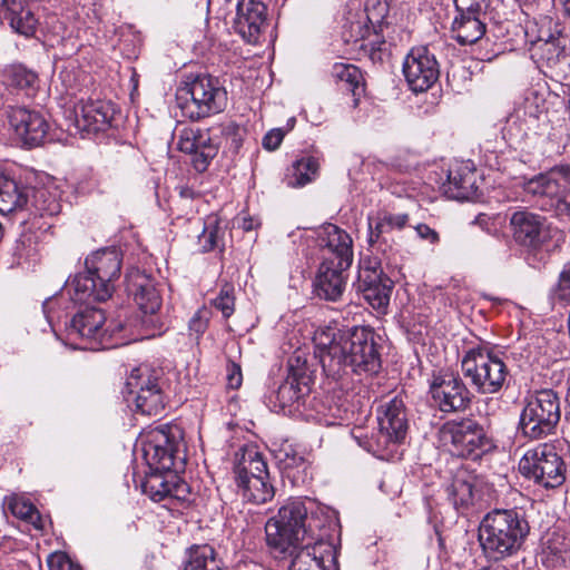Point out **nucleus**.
Instances as JSON below:
<instances>
[{
	"label": "nucleus",
	"mask_w": 570,
	"mask_h": 570,
	"mask_svg": "<svg viewBox=\"0 0 570 570\" xmlns=\"http://www.w3.org/2000/svg\"><path fill=\"white\" fill-rule=\"evenodd\" d=\"M557 292L560 298L570 301V262L560 273Z\"/></svg>",
	"instance_id": "13d9d810"
},
{
	"label": "nucleus",
	"mask_w": 570,
	"mask_h": 570,
	"mask_svg": "<svg viewBox=\"0 0 570 570\" xmlns=\"http://www.w3.org/2000/svg\"><path fill=\"white\" fill-rule=\"evenodd\" d=\"M324 259L331 258L342 267L353 263V239L348 233L334 224H326L318 234Z\"/></svg>",
	"instance_id": "a878e982"
},
{
	"label": "nucleus",
	"mask_w": 570,
	"mask_h": 570,
	"mask_svg": "<svg viewBox=\"0 0 570 570\" xmlns=\"http://www.w3.org/2000/svg\"><path fill=\"white\" fill-rule=\"evenodd\" d=\"M430 394L434 405L443 413L465 411L473 397L460 375L449 371L433 373Z\"/></svg>",
	"instance_id": "dca6fc26"
},
{
	"label": "nucleus",
	"mask_w": 570,
	"mask_h": 570,
	"mask_svg": "<svg viewBox=\"0 0 570 570\" xmlns=\"http://www.w3.org/2000/svg\"><path fill=\"white\" fill-rule=\"evenodd\" d=\"M379 429L371 436L352 433L358 445L381 460H393L404 443L409 423L402 400L393 397L377 409Z\"/></svg>",
	"instance_id": "423d86ee"
},
{
	"label": "nucleus",
	"mask_w": 570,
	"mask_h": 570,
	"mask_svg": "<svg viewBox=\"0 0 570 570\" xmlns=\"http://www.w3.org/2000/svg\"><path fill=\"white\" fill-rule=\"evenodd\" d=\"M142 458L150 471H184L186 444L177 425H163L149 431L141 442Z\"/></svg>",
	"instance_id": "6e6552de"
},
{
	"label": "nucleus",
	"mask_w": 570,
	"mask_h": 570,
	"mask_svg": "<svg viewBox=\"0 0 570 570\" xmlns=\"http://www.w3.org/2000/svg\"><path fill=\"white\" fill-rule=\"evenodd\" d=\"M30 196L32 197L31 206L38 212L41 216L43 215H56L59 213V204L57 200L51 197L47 189L39 188L33 189L30 188Z\"/></svg>",
	"instance_id": "49530a36"
},
{
	"label": "nucleus",
	"mask_w": 570,
	"mask_h": 570,
	"mask_svg": "<svg viewBox=\"0 0 570 570\" xmlns=\"http://www.w3.org/2000/svg\"><path fill=\"white\" fill-rule=\"evenodd\" d=\"M379 220V229L386 230V233L393 229H403L407 222V214H392V213H383L377 217Z\"/></svg>",
	"instance_id": "3c124183"
},
{
	"label": "nucleus",
	"mask_w": 570,
	"mask_h": 570,
	"mask_svg": "<svg viewBox=\"0 0 570 570\" xmlns=\"http://www.w3.org/2000/svg\"><path fill=\"white\" fill-rule=\"evenodd\" d=\"M191 502L190 487L174 472L173 484L167 502L164 504L169 509L186 508Z\"/></svg>",
	"instance_id": "c03bdc74"
},
{
	"label": "nucleus",
	"mask_w": 570,
	"mask_h": 570,
	"mask_svg": "<svg viewBox=\"0 0 570 570\" xmlns=\"http://www.w3.org/2000/svg\"><path fill=\"white\" fill-rule=\"evenodd\" d=\"M566 401L568 403V410L566 412V419L570 420V385H569V389H568V392H567Z\"/></svg>",
	"instance_id": "338daca9"
},
{
	"label": "nucleus",
	"mask_w": 570,
	"mask_h": 570,
	"mask_svg": "<svg viewBox=\"0 0 570 570\" xmlns=\"http://www.w3.org/2000/svg\"><path fill=\"white\" fill-rule=\"evenodd\" d=\"M289 373L285 381L276 389L269 390L264 402L273 412L294 414L301 412L305 399L311 392L312 375L306 361L301 362V356L289 358Z\"/></svg>",
	"instance_id": "9b49d317"
},
{
	"label": "nucleus",
	"mask_w": 570,
	"mask_h": 570,
	"mask_svg": "<svg viewBox=\"0 0 570 570\" xmlns=\"http://www.w3.org/2000/svg\"><path fill=\"white\" fill-rule=\"evenodd\" d=\"M174 472H146L141 489L155 502H167L173 484Z\"/></svg>",
	"instance_id": "4c0bfd02"
},
{
	"label": "nucleus",
	"mask_w": 570,
	"mask_h": 570,
	"mask_svg": "<svg viewBox=\"0 0 570 570\" xmlns=\"http://www.w3.org/2000/svg\"><path fill=\"white\" fill-rule=\"evenodd\" d=\"M208 314L209 313L206 308H200L194 314L188 323L190 333L195 334L197 340L206 332L208 327Z\"/></svg>",
	"instance_id": "864d4df0"
},
{
	"label": "nucleus",
	"mask_w": 570,
	"mask_h": 570,
	"mask_svg": "<svg viewBox=\"0 0 570 570\" xmlns=\"http://www.w3.org/2000/svg\"><path fill=\"white\" fill-rule=\"evenodd\" d=\"M245 501L254 504H263L271 501L275 495V489L271 483L269 473L252 480L242 481L237 484Z\"/></svg>",
	"instance_id": "f704fd0d"
},
{
	"label": "nucleus",
	"mask_w": 570,
	"mask_h": 570,
	"mask_svg": "<svg viewBox=\"0 0 570 570\" xmlns=\"http://www.w3.org/2000/svg\"><path fill=\"white\" fill-rule=\"evenodd\" d=\"M67 338L82 350H107L127 344V324L118 315L108 320L101 308H80L66 327Z\"/></svg>",
	"instance_id": "39448f33"
},
{
	"label": "nucleus",
	"mask_w": 570,
	"mask_h": 570,
	"mask_svg": "<svg viewBox=\"0 0 570 570\" xmlns=\"http://www.w3.org/2000/svg\"><path fill=\"white\" fill-rule=\"evenodd\" d=\"M318 357L326 377L341 381L354 373L375 374L381 368V353L375 332L366 326H354L347 332L325 335Z\"/></svg>",
	"instance_id": "f257e3e1"
},
{
	"label": "nucleus",
	"mask_w": 570,
	"mask_h": 570,
	"mask_svg": "<svg viewBox=\"0 0 570 570\" xmlns=\"http://www.w3.org/2000/svg\"><path fill=\"white\" fill-rule=\"evenodd\" d=\"M236 483L240 484L242 481L252 480L254 478L263 476L264 473H269L267 469V463L264 460L263 455L250 449L246 450L240 460L238 461L236 468Z\"/></svg>",
	"instance_id": "ea45409f"
},
{
	"label": "nucleus",
	"mask_w": 570,
	"mask_h": 570,
	"mask_svg": "<svg viewBox=\"0 0 570 570\" xmlns=\"http://www.w3.org/2000/svg\"><path fill=\"white\" fill-rule=\"evenodd\" d=\"M6 19H9L10 26L20 35L26 37L32 36L37 28V19L35 14L22 6L20 1L8 7Z\"/></svg>",
	"instance_id": "a19ab883"
},
{
	"label": "nucleus",
	"mask_w": 570,
	"mask_h": 570,
	"mask_svg": "<svg viewBox=\"0 0 570 570\" xmlns=\"http://www.w3.org/2000/svg\"><path fill=\"white\" fill-rule=\"evenodd\" d=\"M116 107L101 99L81 100L75 109L76 127L87 135L104 132L114 126Z\"/></svg>",
	"instance_id": "b1692460"
},
{
	"label": "nucleus",
	"mask_w": 570,
	"mask_h": 570,
	"mask_svg": "<svg viewBox=\"0 0 570 570\" xmlns=\"http://www.w3.org/2000/svg\"><path fill=\"white\" fill-rule=\"evenodd\" d=\"M568 38L560 31L550 33L548 38L540 37L534 45L539 59L549 68H557L563 63L569 55L567 52Z\"/></svg>",
	"instance_id": "473e14b6"
},
{
	"label": "nucleus",
	"mask_w": 570,
	"mask_h": 570,
	"mask_svg": "<svg viewBox=\"0 0 570 570\" xmlns=\"http://www.w3.org/2000/svg\"><path fill=\"white\" fill-rule=\"evenodd\" d=\"M163 374L160 368H153L146 364L132 368L126 381L127 395L161 385Z\"/></svg>",
	"instance_id": "58836bf2"
},
{
	"label": "nucleus",
	"mask_w": 570,
	"mask_h": 570,
	"mask_svg": "<svg viewBox=\"0 0 570 570\" xmlns=\"http://www.w3.org/2000/svg\"><path fill=\"white\" fill-rule=\"evenodd\" d=\"M242 226H243V228H244L245 230H250V229L253 228L252 219H246V218H245V219L243 220V225H242Z\"/></svg>",
	"instance_id": "774afa93"
},
{
	"label": "nucleus",
	"mask_w": 570,
	"mask_h": 570,
	"mask_svg": "<svg viewBox=\"0 0 570 570\" xmlns=\"http://www.w3.org/2000/svg\"><path fill=\"white\" fill-rule=\"evenodd\" d=\"M278 464L284 478L295 487L304 484L312 478L311 466L305 456L292 448L279 452Z\"/></svg>",
	"instance_id": "7c9ffc66"
},
{
	"label": "nucleus",
	"mask_w": 570,
	"mask_h": 570,
	"mask_svg": "<svg viewBox=\"0 0 570 570\" xmlns=\"http://www.w3.org/2000/svg\"><path fill=\"white\" fill-rule=\"evenodd\" d=\"M8 118L17 139L23 147L35 148L45 142L49 124L40 111L26 107H11Z\"/></svg>",
	"instance_id": "4be33fe9"
},
{
	"label": "nucleus",
	"mask_w": 570,
	"mask_h": 570,
	"mask_svg": "<svg viewBox=\"0 0 570 570\" xmlns=\"http://www.w3.org/2000/svg\"><path fill=\"white\" fill-rule=\"evenodd\" d=\"M0 570H36L24 561L14 557H6L0 560Z\"/></svg>",
	"instance_id": "bf43d9fd"
},
{
	"label": "nucleus",
	"mask_w": 570,
	"mask_h": 570,
	"mask_svg": "<svg viewBox=\"0 0 570 570\" xmlns=\"http://www.w3.org/2000/svg\"><path fill=\"white\" fill-rule=\"evenodd\" d=\"M86 271L67 282L66 288L75 303L105 302L111 297L114 282L120 276L121 255L115 248L100 249L85 261Z\"/></svg>",
	"instance_id": "20e7f679"
},
{
	"label": "nucleus",
	"mask_w": 570,
	"mask_h": 570,
	"mask_svg": "<svg viewBox=\"0 0 570 570\" xmlns=\"http://www.w3.org/2000/svg\"><path fill=\"white\" fill-rule=\"evenodd\" d=\"M463 376L482 395L499 394L509 386L510 372L503 358L488 347H473L461 360Z\"/></svg>",
	"instance_id": "0eeeda50"
},
{
	"label": "nucleus",
	"mask_w": 570,
	"mask_h": 570,
	"mask_svg": "<svg viewBox=\"0 0 570 570\" xmlns=\"http://www.w3.org/2000/svg\"><path fill=\"white\" fill-rule=\"evenodd\" d=\"M332 76L346 85V89L356 95V90L361 89V72L353 65L335 63L332 68Z\"/></svg>",
	"instance_id": "a18cd8bd"
},
{
	"label": "nucleus",
	"mask_w": 570,
	"mask_h": 570,
	"mask_svg": "<svg viewBox=\"0 0 570 570\" xmlns=\"http://www.w3.org/2000/svg\"><path fill=\"white\" fill-rule=\"evenodd\" d=\"M127 289L144 314L142 325L160 332L163 324L157 312L161 307L163 299L154 279L137 269L127 275Z\"/></svg>",
	"instance_id": "6ab92c4d"
},
{
	"label": "nucleus",
	"mask_w": 570,
	"mask_h": 570,
	"mask_svg": "<svg viewBox=\"0 0 570 570\" xmlns=\"http://www.w3.org/2000/svg\"><path fill=\"white\" fill-rule=\"evenodd\" d=\"M530 532L523 512L517 509H493L479 525V542L489 561H502L517 554Z\"/></svg>",
	"instance_id": "7ed1b4c3"
},
{
	"label": "nucleus",
	"mask_w": 570,
	"mask_h": 570,
	"mask_svg": "<svg viewBox=\"0 0 570 570\" xmlns=\"http://www.w3.org/2000/svg\"><path fill=\"white\" fill-rule=\"evenodd\" d=\"M14 2H17L16 0H0V7L6 9V11L8 10V7H11Z\"/></svg>",
	"instance_id": "69168bd1"
},
{
	"label": "nucleus",
	"mask_w": 570,
	"mask_h": 570,
	"mask_svg": "<svg viewBox=\"0 0 570 570\" xmlns=\"http://www.w3.org/2000/svg\"><path fill=\"white\" fill-rule=\"evenodd\" d=\"M287 552L292 557L288 570H337L335 546L330 538L322 539V534Z\"/></svg>",
	"instance_id": "aec40b11"
},
{
	"label": "nucleus",
	"mask_w": 570,
	"mask_h": 570,
	"mask_svg": "<svg viewBox=\"0 0 570 570\" xmlns=\"http://www.w3.org/2000/svg\"><path fill=\"white\" fill-rule=\"evenodd\" d=\"M177 102L185 117L198 120L222 112L227 105V91L217 77L197 75L177 90Z\"/></svg>",
	"instance_id": "1a4fd4ad"
},
{
	"label": "nucleus",
	"mask_w": 570,
	"mask_h": 570,
	"mask_svg": "<svg viewBox=\"0 0 570 570\" xmlns=\"http://www.w3.org/2000/svg\"><path fill=\"white\" fill-rule=\"evenodd\" d=\"M415 230L420 238L428 240L430 244H436L440 239L438 232L426 224L416 225Z\"/></svg>",
	"instance_id": "680f3d73"
},
{
	"label": "nucleus",
	"mask_w": 570,
	"mask_h": 570,
	"mask_svg": "<svg viewBox=\"0 0 570 570\" xmlns=\"http://www.w3.org/2000/svg\"><path fill=\"white\" fill-rule=\"evenodd\" d=\"M473 224L479 226L482 230H484L488 234H491L495 229L493 218L487 214L478 215L474 218Z\"/></svg>",
	"instance_id": "e2e57ef3"
},
{
	"label": "nucleus",
	"mask_w": 570,
	"mask_h": 570,
	"mask_svg": "<svg viewBox=\"0 0 570 570\" xmlns=\"http://www.w3.org/2000/svg\"><path fill=\"white\" fill-rule=\"evenodd\" d=\"M184 570H222V561L212 546H193L187 551Z\"/></svg>",
	"instance_id": "c9c22d12"
},
{
	"label": "nucleus",
	"mask_w": 570,
	"mask_h": 570,
	"mask_svg": "<svg viewBox=\"0 0 570 570\" xmlns=\"http://www.w3.org/2000/svg\"><path fill=\"white\" fill-rule=\"evenodd\" d=\"M177 147L181 153L191 156V165L198 173H204L218 153L209 130L197 127H185L179 131Z\"/></svg>",
	"instance_id": "5701e85b"
},
{
	"label": "nucleus",
	"mask_w": 570,
	"mask_h": 570,
	"mask_svg": "<svg viewBox=\"0 0 570 570\" xmlns=\"http://www.w3.org/2000/svg\"><path fill=\"white\" fill-rule=\"evenodd\" d=\"M267 27V6L262 0H237L233 28L245 42L259 43Z\"/></svg>",
	"instance_id": "412c9836"
},
{
	"label": "nucleus",
	"mask_w": 570,
	"mask_h": 570,
	"mask_svg": "<svg viewBox=\"0 0 570 570\" xmlns=\"http://www.w3.org/2000/svg\"><path fill=\"white\" fill-rule=\"evenodd\" d=\"M233 293L234 288L226 284L222 287L218 296L213 299V305L222 312L224 318H228L234 313L235 298Z\"/></svg>",
	"instance_id": "8fccbe9b"
},
{
	"label": "nucleus",
	"mask_w": 570,
	"mask_h": 570,
	"mask_svg": "<svg viewBox=\"0 0 570 570\" xmlns=\"http://www.w3.org/2000/svg\"><path fill=\"white\" fill-rule=\"evenodd\" d=\"M485 14L456 13L452 22L454 39L460 45H473L485 33Z\"/></svg>",
	"instance_id": "2f4dec72"
},
{
	"label": "nucleus",
	"mask_w": 570,
	"mask_h": 570,
	"mask_svg": "<svg viewBox=\"0 0 570 570\" xmlns=\"http://www.w3.org/2000/svg\"><path fill=\"white\" fill-rule=\"evenodd\" d=\"M566 16L570 17V0H560Z\"/></svg>",
	"instance_id": "0e129e2a"
},
{
	"label": "nucleus",
	"mask_w": 570,
	"mask_h": 570,
	"mask_svg": "<svg viewBox=\"0 0 570 570\" xmlns=\"http://www.w3.org/2000/svg\"><path fill=\"white\" fill-rule=\"evenodd\" d=\"M439 439L452 455L471 461L497 448L483 425L470 417L445 422L439 430Z\"/></svg>",
	"instance_id": "9d476101"
},
{
	"label": "nucleus",
	"mask_w": 570,
	"mask_h": 570,
	"mask_svg": "<svg viewBox=\"0 0 570 570\" xmlns=\"http://www.w3.org/2000/svg\"><path fill=\"white\" fill-rule=\"evenodd\" d=\"M243 376L240 366L236 363H230L227 366V382L229 387L238 389L242 385Z\"/></svg>",
	"instance_id": "052dcab7"
},
{
	"label": "nucleus",
	"mask_w": 570,
	"mask_h": 570,
	"mask_svg": "<svg viewBox=\"0 0 570 570\" xmlns=\"http://www.w3.org/2000/svg\"><path fill=\"white\" fill-rule=\"evenodd\" d=\"M570 168L554 167L524 184V190L541 199V207L557 217L570 218Z\"/></svg>",
	"instance_id": "4468645a"
},
{
	"label": "nucleus",
	"mask_w": 570,
	"mask_h": 570,
	"mask_svg": "<svg viewBox=\"0 0 570 570\" xmlns=\"http://www.w3.org/2000/svg\"><path fill=\"white\" fill-rule=\"evenodd\" d=\"M456 13L485 14L490 0H453Z\"/></svg>",
	"instance_id": "603ef678"
},
{
	"label": "nucleus",
	"mask_w": 570,
	"mask_h": 570,
	"mask_svg": "<svg viewBox=\"0 0 570 570\" xmlns=\"http://www.w3.org/2000/svg\"><path fill=\"white\" fill-rule=\"evenodd\" d=\"M37 79L38 77L33 71L19 63L7 66L1 71L2 83L17 90L33 88Z\"/></svg>",
	"instance_id": "79ce46f5"
},
{
	"label": "nucleus",
	"mask_w": 570,
	"mask_h": 570,
	"mask_svg": "<svg viewBox=\"0 0 570 570\" xmlns=\"http://www.w3.org/2000/svg\"><path fill=\"white\" fill-rule=\"evenodd\" d=\"M561 543L549 540L542 550V561L548 566H566L570 561V550H563Z\"/></svg>",
	"instance_id": "09e8293b"
},
{
	"label": "nucleus",
	"mask_w": 570,
	"mask_h": 570,
	"mask_svg": "<svg viewBox=\"0 0 570 570\" xmlns=\"http://www.w3.org/2000/svg\"><path fill=\"white\" fill-rule=\"evenodd\" d=\"M476 476L464 469L453 475L446 487L448 498L456 510H466L474 503L476 492Z\"/></svg>",
	"instance_id": "c85d7f7f"
},
{
	"label": "nucleus",
	"mask_w": 570,
	"mask_h": 570,
	"mask_svg": "<svg viewBox=\"0 0 570 570\" xmlns=\"http://www.w3.org/2000/svg\"><path fill=\"white\" fill-rule=\"evenodd\" d=\"M285 132L281 128H274L271 129L266 135L263 137L262 145L266 150H276L283 139H284Z\"/></svg>",
	"instance_id": "6e6d98bb"
},
{
	"label": "nucleus",
	"mask_w": 570,
	"mask_h": 570,
	"mask_svg": "<svg viewBox=\"0 0 570 570\" xmlns=\"http://www.w3.org/2000/svg\"><path fill=\"white\" fill-rule=\"evenodd\" d=\"M320 170L318 159L305 156L293 163L286 175V184L292 188L303 187L313 181Z\"/></svg>",
	"instance_id": "e433bc0d"
},
{
	"label": "nucleus",
	"mask_w": 570,
	"mask_h": 570,
	"mask_svg": "<svg viewBox=\"0 0 570 570\" xmlns=\"http://www.w3.org/2000/svg\"><path fill=\"white\" fill-rule=\"evenodd\" d=\"M127 402H132L135 404V411L142 415H159L165 409L163 385L154 386L150 390L142 389L137 393L127 395Z\"/></svg>",
	"instance_id": "72a5a7b5"
},
{
	"label": "nucleus",
	"mask_w": 570,
	"mask_h": 570,
	"mask_svg": "<svg viewBox=\"0 0 570 570\" xmlns=\"http://www.w3.org/2000/svg\"><path fill=\"white\" fill-rule=\"evenodd\" d=\"M402 71L413 92L429 90L440 77V65L428 47L412 48L403 60Z\"/></svg>",
	"instance_id": "a211bd4d"
},
{
	"label": "nucleus",
	"mask_w": 570,
	"mask_h": 570,
	"mask_svg": "<svg viewBox=\"0 0 570 570\" xmlns=\"http://www.w3.org/2000/svg\"><path fill=\"white\" fill-rule=\"evenodd\" d=\"M519 471L546 489L558 488L566 480L564 461L550 444L528 450L519 462Z\"/></svg>",
	"instance_id": "2eb2a0df"
},
{
	"label": "nucleus",
	"mask_w": 570,
	"mask_h": 570,
	"mask_svg": "<svg viewBox=\"0 0 570 570\" xmlns=\"http://www.w3.org/2000/svg\"><path fill=\"white\" fill-rule=\"evenodd\" d=\"M225 229L220 226L215 216H209L205 220L204 229L198 236V244L204 253L218 248L223 243Z\"/></svg>",
	"instance_id": "37998d69"
},
{
	"label": "nucleus",
	"mask_w": 570,
	"mask_h": 570,
	"mask_svg": "<svg viewBox=\"0 0 570 570\" xmlns=\"http://www.w3.org/2000/svg\"><path fill=\"white\" fill-rule=\"evenodd\" d=\"M385 233L386 230L379 229V220H376L375 226H372L371 223L368 224L367 242L372 249L383 250L382 245L386 243V239L383 237Z\"/></svg>",
	"instance_id": "4d7b16f0"
},
{
	"label": "nucleus",
	"mask_w": 570,
	"mask_h": 570,
	"mask_svg": "<svg viewBox=\"0 0 570 570\" xmlns=\"http://www.w3.org/2000/svg\"><path fill=\"white\" fill-rule=\"evenodd\" d=\"M347 268L338 266L331 258L323 259L314 281L315 295L325 301L336 302L345 289L343 272Z\"/></svg>",
	"instance_id": "bb28decb"
},
{
	"label": "nucleus",
	"mask_w": 570,
	"mask_h": 570,
	"mask_svg": "<svg viewBox=\"0 0 570 570\" xmlns=\"http://www.w3.org/2000/svg\"><path fill=\"white\" fill-rule=\"evenodd\" d=\"M357 292L374 309L385 313L393 289L392 279L386 276L376 257L361 261L356 283Z\"/></svg>",
	"instance_id": "f3484780"
},
{
	"label": "nucleus",
	"mask_w": 570,
	"mask_h": 570,
	"mask_svg": "<svg viewBox=\"0 0 570 570\" xmlns=\"http://www.w3.org/2000/svg\"><path fill=\"white\" fill-rule=\"evenodd\" d=\"M8 510L17 518L33 523L39 518L37 508L28 500L13 495L7 499Z\"/></svg>",
	"instance_id": "de8ad7c7"
},
{
	"label": "nucleus",
	"mask_w": 570,
	"mask_h": 570,
	"mask_svg": "<svg viewBox=\"0 0 570 570\" xmlns=\"http://www.w3.org/2000/svg\"><path fill=\"white\" fill-rule=\"evenodd\" d=\"M514 240L525 247L539 248L547 239L544 218L529 210H517L510 217Z\"/></svg>",
	"instance_id": "393cba45"
},
{
	"label": "nucleus",
	"mask_w": 570,
	"mask_h": 570,
	"mask_svg": "<svg viewBox=\"0 0 570 570\" xmlns=\"http://www.w3.org/2000/svg\"><path fill=\"white\" fill-rule=\"evenodd\" d=\"M49 570H79L63 552L51 553L47 559Z\"/></svg>",
	"instance_id": "5fc2aeb1"
},
{
	"label": "nucleus",
	"mask_w": 570,
	"mask_h": 570,
	"mask_svg": "<svg viewBox=\"0 0 570 570\" xmlns=\"http://www.w3.org/2000/svg\"><path fill=\"white\" fill-rule=\"evenodd\" d=\"M478 190V174L472 164L464 163L449 170L448 184L444 185L449 198L471 200L479 196Z\"/></svg>",
	"instance_id": "cd10ccee"
},
{
	"label": "nucleus",
	"mask_w": 570,
	"mask_h": 570,
	"mask_svg": "<svg viewBox=\"0 0 570 570\" xmlns=\"http://www.w3.org/2000/svg\"><path fill=\"white\" fill-rule=\"evenodd\" d=\"M30 200V188L20 186L13 178L0 173V214L23 209Z\"/></svg>",
	"instance_id": "c756f323"
},
{
	"label": "nucleus",
	"mask_w": 570,
	"mask_h": 570,
	"mask_svg": "<svg viewBox=\"0 0 570 570\" xmlns=\"http://www.w3.org/2000/svg\"><path fill=\"white\" fill-rule=\"evenodd\" d=\"M333 527L330 517L313 512L301 499H291L266 522V542L275 551L286 553L292 547L314 541V537L331 538Z\"/></svg>",
	"instance_id": "f03ea898"
},
{
	"label": "nucleus",
	"mask_w": 570,
	"mask_h": 570,
	"mask_svg": "<svg viewBox=\"0 0 570 570\" xmlns=\"http://www.w3.org/2000/svg\"><path fill=\"white\" fill-rule=\"evenodd\" d=\"M561 417L560 399L550 389L531 395L521 412L519 428L531 440H540L554 433Z\"/></svg>",
	"instance_id": "f8f14e48"
},
{
	"label": "nucleus",
	"mask_w": 570,
	"mask_h": 570,
	"mask_svg": "<svg viewBox=\"0 0 570 570\" xmlns=\"http://www.w3.org/2000/svg\"><path fill=\"white\" fill-rule=\"evenodd\" d=\"M381 20L373 19L367 8L356 11L346 18L343 39L353 45L360 56L368 58L373 63H383L390 58V50L385 40L379 35Z\"/></svg>",
	"instance_id": "ddd939ff"
}]
</instances>
